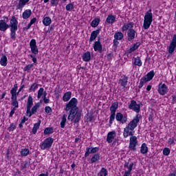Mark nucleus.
Segmentation results:
<instances>
[{
  "label": "nucleus",
  "mask_w": 176,
  "mask_h": 176,
  "mask_svg": "<svg viewBox=\"0 0 176 176\" xmlns=\"http://www.w3.org/2000/svg\"><path fill=\"white\" fill-rule=\"evenodd\" d=\"M78 105V99L72 98L70 101L66 104L65 111L68 112L69 114L67 117L68 120L71 122L74 121V123H79L80 122V118H82V111H79Z\"/></svg>",
  "instance_id": "f257e3e1"
},
{
  "label": "nucleus",
  "mask_w": 176,
  "mask_h": 176,
  "mask_svg": "<svg viewBox=\"0 0 176 176\" xmlns=\"http://www.w3.org/2000/svg\"><path fill=\"white\" fill-rule=\"evenodd\" d=\"M41 104H42V100H40V102H37L32 107V105H34V99L32 98V96H31V95H30L29 97H28V102L26 103L27 116H28L29 118H31L32 115H35V113H36L38 109H39V107H41ZM31 108H32V110H31Z\"/></svg>",
  "instance_id": "f03ea898"
},
{
  "label": "nucleus",
  "mask_w": 176,
  "mask_h": 176,
  "mask_svg": "<svg viewBox=\"0 0 176 176\" xmlns=\"http://www.w3.org/2000/svg\"><path fill=\"white\" fill-rule=\"evenodd\" d=\"M142 119V117L140 114H136L133 119L129 123L126 127L124 129V133H131L135 127L138 126L140 120Z\"/></svg>",
  "instance_id": "7ed1b4c3"
},
{
  "label": "nucleus",
  "mask_w": 176,
  "mask_h": 176,
  "mask_svg": "<svg viewBox=\"0 0 176 176\" xmlns=\"http://www.w3.org/2000/svg\"><path fill=\"white\" fill-rule=\"evenodd\" d=\"M19 25V21L16 19V16H12L10 20V38L12 41L16 40V31H17Z\"/></svg>",
  "instance_id": "20e7f679"
},
{
  "label": "nucleus",
  "mask_w": 176,
  "mask_h": 176,
  "mask_svg": "<svg viewBox=\"0 0 176 176\" xmlns=\"http://www.w3.org/2000/svg\"><path fill=\"white\" fill-rule=\"evenodd\" d=\"M152 21H153V14H152V10L150 9L148 12H146L144 15L143 27L144 30H148L151 27V24H152Z\"/></svg>",
  "instance_id": "39448f33"
},
{
  "label": "nucleus",
  "mask_w": 176,
  "mask_h": 176,
  "mask_svg": "<svg viewBox=\"0 0 176 176\" xmlns=\"http://www.w3.org/2000/svg\"><path fill=\"white\" fill-rule=\"evenodd\" d=\"M11 96V105L16 108H19V102L17 101V84L14 85L13 88L10 90Z\"/></svg>",
  "instance_id": "423d86ee"
},
{
  "label": "nucleus",
  "mask_w": 176,
  "mask_h": 176,
  "mask_svg": "<svg viewBox=\"0 0 176 176\" xmlns=\"http://www.w3.org/2000/svg\"><path fill=\"white\" fill-rule=\"evenodd\" d=\"M53 142H54V139L53 138H47L40 144V148L42 151H49L52 148V145H53Z\"/></svg>",
  "instance_id": "0eeeda50"
},
{
  "label": "nucleus",
  "mask_w": 176,
  "mask_h": 176,
  "mask_svg": "<svg viewBox=\"0 0 176 176\" xmlns=\"http://www.w3.org/2000/svg\"><path fill=\"white\" fill-rule=\"evenodd\" d=\"M129 109L134 111L136 113H140L141 112V106L140 104H137V101L131 100L130 104L129 105Z\"/></svg>",
  "instance_id": "6e6552de"
},
{
  "label": "nucleus",
  "mask_w": 176,
  "mask_h": 176,
  "mask_svg": "<svg viewBox=\"0 0 176 176\" xmlns=\"http://www.w3.org/2000/svg\"><path fill=\"white\" fill-rule=\"evenodd\" d=\"M30 46L33 54H38L39 53V50L38 49V46H36V40L32 39L30 42Z\"/></svg>",
  "instance_id": "1a4fd4ad"
},
{
  "label": "nucleus",
  "mask_w": 176,
  "mask_h": 176,
  "mask_svg": "<svg viewBox=\"0 0 176 176\" xmlns=\"http://www.w3.org/2000/svg\"><path fill=\"white\" fill-rule=\"evenodd\" d=\"M158 93L161 96H164V94H167V91H168V88L166 84H162V82L158 85Z\"/></svg>",
  "instance_id": "9d476101"
},
{
  "label": "nucleus",
  "mask_w": 176,
  "mask_h": 176,
  "mask_svg": "<svg viewBox=\"0 0 176 176\" xmlns=\"http://www.w3.org/2000/svg\"><path fill=\"white\" fill-rule=\"evenodd\" d=\"M175 48H176V34H174L173 37L172 38V41H170V43L169 45L168 53H170V54H173V53H174V50H175Z\"/></svg>",
  "instance_id": "9b49d317"
},
{
  "label": "nucleus",
  "mask_w": 176,
  "mask_h": 176,
  "mask_svg": "<svg viewBox=\"0 0 176 176\" xmlns=\"http://www.w3.org/2000/svg\"><path fill=\"white\" fill-rule=\"evenodd\" d=\"M94 50L95 52H98V53H102V45L101 44V40L100 38L94 44Z\"/></svg>",
  "instance_id": "f8f14e48"
},
{
  "label": "nucleus",
  "mask_w": 176,
  "mask_h": 176,
  "mask_svg": "<svg viewBox=\"0 0 176 176\" xmlns=\"http://www.w3.org/2000/svg\"><path fill=\"white\" fill-rule=\"evenodd\" d=\"M116 119L118 122H120V123H126V122H127V116H123L122 113H117L116 115Z\"/></svg>",
  "instance_id": "ddd939ff"
},
{
  "label": "nucleus",
  "mask_w": 176,
  "mask_h": 176,
  "mask_svg": "<svg viewBox=\"0 0 176 176\" xmlns=\"http://www.w3.org/2000/svg\"><path fill=\"white\" fill-rule=\"evenodd\" d=\"M30 2V0H19L16 5V8L18 10H23V8Z\"/></svg>",
  "instance_id": "4468645a"
},
{
  "label": "nucleus",
  "mask_w": 176,
  "mask_h": 176,
  "mask_svg": "<svg viewBox=\"0 0 176 176\" xmlns=\"http://www.w3.org/2000/svg\"><path fill=\"white\" fill-rule=\"evenodd\" d=\"M10 27V25H8L6 23V20L1 19L0 20V31H2L3 32H5L8 28Z\"/></svg>",
  "instance_id": "2eb2a0df"
},
{
  "label": "nucleus",
  "mask_w": 176,
  "mask_h": 176,
  "mask_svg": "<svg viewBox=\"0 0 176 176\" xmlns=\"http://www.w3.org/2000/svg\"><path fill=\"white\" fill-rule=\"evenodd\" d=\"M141 45V43L138 42L133 45H132L129 49H128L126 50V53L128 54H131V53H133V52H135V50H137L138 49V47H140V46Z\"/></svg>",
  "instance_id": "dca6fc26"
},
{
  "label": "nucleus",
  "mask_w": 176,
  "mask_h": 176,
  "mask_svg": "<svg viewBox=\"0 0 176 176\" xmlns=\"http://www.w3.org/2000/svg\"><path fill=\"white\" fill-rule=\"evenodd\" d=\"M100 31H101V29H98L95 31H93L91 33V36L89 38V43H91V42L96 41V38H97V36H98V34H100Z\"/></svg>",
  "instance_id": "f3484780"
},
{
  "label": "nucleus",
  "mask_w": 176,
  "mask_h": 176,
  "mask_svg": "<svg viewBox=\"0 0 176 176\" xmlns=\"http://www.w3.org/2000/svg\"><path fill=\"white\" fill-rule=\"evenodd\" d=\"M128 41H133L135 38V30L133 29H129L127 33Z\"/></svg>",
  "instance_id": "a211bd4d"
},
{
  "label": "nucleus",
  "mask_w": 176,
  "mask_h": 176,
  "mask_svg": "<svg viewBox=\"0 0 176 176\" xmlns=\"http://www.w3.org/2000/svg\"><path fill=\"white\" fill-rule=\"evenodd\" d=\"M32 14V11H31V10H26L23 12L22 17L23 19H24V20H27L28 19H30V17H31Z\"/></svg>",
  "instance_id": "6ab92c4d"
},
{
  "label": "nucleus",
  "mask_w": 176,
  "mask_h": 176,
  "mask_svg": "<svg viewBox=\"0 0 176 176\" xmlns=\"http://www.w3.org/2000/svg\"><path fill=\"white\" fill-rule=\"evenodd\" d=\"M116 137V133H109L107 134V141L109 144H111Z\"/></svg>",
  "instance_id": "aec40b11"
},
{
  "label": "nucleus",
  "mask_w": 176,
  "mask_h": 176,
  "mask_svg": "<svg viewBox=\"0 0 176 176\" xmlns=\"http://www.w3.org/2000/svg\"><path fill=\"white\" fill-rule=\"evenodd\" d=\"M129 80V78L124 76L122 79H120L119 83L122 87H126L127 86V82Z\"/></svg>",
  "instance_id": "412c9836"
},
{
  "label": "nucleus",
  "mask_w": 176,
  "mask_h": 176,
  "mask_svg": "<svg viewBox=\"0 0 176 176\" xmlns=\"http://www.w3.org/2000/svg\"><path fill=\"white\" fill-rule=\"evenodd\" d=\"M100 154L98 153L94 154L91 158V164H94V163H98V162H100Z\"/></svg>",
  "instance_id": "4be33fe9"
},
{
  "label": "nucleus",
  "mask_w": 176,
  "mask_h": 176,
  "mask_svg": "<svg viewBox=\"0 0 176 176\" xmlns=\"http://www.w3.org/2000/svg\"><path fill=\"white\" fill-rule=\"evenodd\" d=\"M72 96V92L67 91L64 94L63 96V100L65 102H67V101H69V100H71Z\"/></svg>",
  "instance_id": "5701e85b"
},
{
  "label": "nucleus",
  "mask_w": 176,
  "mask_h": 176,
  "mask_svg": "<svg viewBox=\"0 0 176 176\" xmlns=\"http://www.w3.org/2000/svg\"><path fill=\"white\" fill-rule=\"evenodd\" d=\"M106 21L109 24H113V23L116 21V17H115V16H113V14H109L108 15Z\"/></svg>",
  "instance_id": "b1692460"
},
{
  "label": "nucleus",
  "mask_w": 176,
  "mask_h": 176,
  "mask_svg": "<svg viewBox=\"0 0 176 176\" xmlns=\"http://www.w3.org/2000/svg\"><path fill=\"white\" fill-rule=\"evenodd\" d=\"M118 107H119V103H118V102H113L110 107L111 113H116V109H118Z\"/></svg>",
  "instance_id": "393cba45"
},
{
  "label": "nucleus",
  "mask_w": 176,
  "mask_h": 176,
  "mask_svg": "<svg viewBox=\"0 0 176 176\" xmlns=\"http://www.w3.org/2000/svg\"><path fill=\"white\" fill-rule=\"evenodd\" d=\"M82 60L86 62L91 60V54H90V52H87L82 55Z\"/></svg>",
  "instance_id": "a878e982"
},
{
  "label": "nucleus",
  "mask_w": 176,
  "mask_h": 176,
  "mask_svg": "<svg viewBox=\"0 0 176 176\" xmlns=\"http://www.w3.org/2000/svg\"><path fill=\"white\" fill-rule=\"evenodd\" d=\"M134 27V23L130 22L127 24H124L122 26V31H127V30H131Z\"/></svg>",
  "instance_id": "bb28decb"
},
{
  "label": "nucleus",
  "mask_w": 176,
  "mask_h": 176,
  "mask_svg": "<svg viewBox=\"0 0 176 176\" xmlns=\"http://www.w3.org/2000/svg\"><path fill=\"white\" fill-rule=\"evenodd\" d=\"M43 23L45 27H49L52 24V19L49 16L44 17L43 19Z\"/></svg>",
  "instance_id": "cd10ccee"
},
{
  "label": "nucleus",
  "mask_w": 176,
  "mask_h": 176,
  "mask_svg": "<svg viewBox=\"0 0 176 176\" xmlns=\"http://www.w3.org/2000/svg\"><path fill=\"white\" fill-rule=\"evenodd\" d=\"M133 64L135 65H137L138 67H142V61L141 60V58H140L139 56H137L136 58H134Z\"/></svg>",
  "instance_id": "c85d7f7f"
},
{
  "label": "nucleus",
  "mask_w": 176,
  "mask_h": 176,
  "mask_svg": "<svg viewBox=\"0 0 176 176\" xmlns=\"http://www.w3.org/2000/svg\"><path fill=\"white\" fill-rule=\"evenodd\" d=\"M0 64L3 67H6V65H8V58L6 57V56L3 55L1 56V60H0Z\"/></svg>",
  "instance_id": "c756f323"
},
{
  "label": "nucleus",
  "mask_w": 176,
  "mask_h": 176,
  "mask_svg": "<svg viewBox=\"0 0 176 176\" xmlns=\"http://www.w3.org/2000/svg\"><path fill=\"white\" fill-rule=\"evenodd\" d=\"M153 76H155V72H153V70H151L146 76H144V77L146 78V80L148 82H150V80H152V79H153Z\"/></svg>",
  "instance_id": "7c9ffc66"
},
{
  "label": "nucleus",
  "mask_w": 176,
  "mask_h": 176,
  "mask_svg": "<svg viewBox=\"0 0 176 176\" xmlns=\"http://www.w3.org/2000/svg\"><path fill=\"white\" fill-rule=\"evenodd\" d=\"M140 153L142 155H145V153H148V146H146V143H143L141 146Z\"/></svg>",
  "instance_id": "2f4dec72"
},
{
  "label": "nucleus",
  "mask_w": 176,
  "mask_h": 176,
  "mask_svg": "<svg viewBox=\"0 0 176 176\" xmlns=\"http://www.w3.org/2000/svg\"><path fill=\"white\" fill-rule=\"evenodd\" d=\"M147 82H149L147 78L145 76H143L141 79H140V82L138 86L139 89H142V87L145 85V83H147Z\"/></svg>",
  "instance_id": "473e14b6"
},
{
  "label": "nucleus",
  "mask_w": 176,
  "mask_h": 176,
  "mask_svg": "<svg viewBox=\"0 0 176 176\" xmlns=\"http://www.w3.org/2000/svg\"><path fill=\"white\" fill-rule=\"evenodd\" d=\"M98 24H100V19L98 18L94 19L91 23V27H93V28H96V27H98Z\"/></svg>",
  "instance_id": "72a5a7b5"
},
{
  "label": "nucleus",
  "mask_w": 176,
  "mask_h": 176,
  "mask_svg": "<svg viewBox=\"0 0 176 176\" xmlns=\"http://www.w3.org/2000/svg\"><path fill=\"white\" fill-rule=\"evenodd\" d=\"M65 123H67V115L63 114L62 117V120L60 122V127L64 129L65 126Z\"/></svg>",
  "instance_id": "f704fd0d"
},
{
  "label": "nucleus",
  "mask_w": 176,
  "mask_h": 176,
  "mask_svg": "<svg viewBox=\"0 0 176 176\" xmlns=\"http://www.w3.org/2000/svg\"><path fill=\"white\" fill-rule=\"evenodd\" d=\"M115 39L118 41H122L123 39V33L118 32L114 34Z\"/></svg>",
  "instance_id": "c9c22d12"
},
{
  "label": "nucleus",
  "mask_w": 176,
  "mask_h": 176,
  "mask_svg": "<svg viewBox=\"0 0 176 176\" xmlns=\"http://www.w3.org/2000/svg\"><path fill=\"white\" fill-rule=\"evenodd\" d=\"M98 176H107L108 175V170L105 168H102L99 173L98 174Z\"/></svg>",
  "instance_id": "e433bc0d"
},
{
  "label": "nucleus",
  "mask_w": 176,
  "mask_h": 176,
  "mask_svg": "<svg viewBox=\"0 0 176 176\" xmlns=\"http://www.w3.org/2000/svg\"><path fill=\"white\" fill-rule=\"evenodd\" d=\"M21 156H28L30 155V149L28 148H22L21 150Z\"/></svg>",
  "instance_id": "4c0bfd02"
},
{
  "label": "nucleus",
  "mask_w": 176,
  "mask_h": 176,
  "mask_svg": "<svg viewBox=\"0 0 176 176\" xmlns=\"http://www.w3.org/2000/svg\"><path fill=\"white\" fill-rule=\"evenodd\" d=\"M137 145L138 144L135 143H129V148L133 151V152H135V151H137Z\"/></svg>",
  "instance_id": "58836bf2"
},
{
  "label": "nucleus",
  "mask_w": 176,
  "mask_h": 176,
  "mask_svg": "<svg viewBox=\"0 0 176 176\" xmlns=\"http://www.w3.org/2000/svg\"><path fill=\"white\" fill-rule=\"evenodd\" d=\"M40 126H41V121L34 124V127L32 129V133H36V131H38V129H39Z\"/></svg>",
  "instance_id": "ea45409f"
},
{
  "label": "nucleus",
  "mask_w": 176,
  "mask_h": 176,
  "mask_svg": "<svg viewBox=\"0 0 176 176\" xmlns=\"http://www.w3.org/2000/svg\"><path fill=\"white\" fill-rule=\"evenodd\" d=\"M93 153V151L91 150V147H87L86 148V152L85 153V157H89L90 154Z\"/></svg>",
  "instance_id": "a19ab883"
},
{
  "label": "nucleus",
  "mask_w": 176,
  "mask_h": 176,
  "mask_svg": "<svg viewBox=\"0 0 176 176\" xmlns=\"http://www.w3.org/2000/svg\"><path fill=\"white\" fill-rule=\"evenodd\" d=\"M38 89V84L33 83L29 88V91H35Z\"/></svg>",
  "instance_id": "79ce46f5"
},
{
  "label": "nucleus",
  "mask_w": 176,
  "mask_h": 176,
  "mask_svg": "<svg viewBox=\"0 0 176 176\" xmlns=\"http://www.w3.org/2000/svg\"><path fill=\"white\" fill-rule=\"evenodd\" d=\"M129 144H138V140H137V138L135 136H131L130 138Z\"/></svg>",
  "instance_id": "37998d69"
},
{
  "label": "nucleus",
  "mask_w": 176,
  "mask_h": 176,
  "mask_svg": "<svg viewBox=\"0 0 176 176\" xmlns=\"http://www.w3.org/2000/svg\"><path fill=\"white\" fill-rule=\"evenodd\" d=\"M115 116H116V113H111L110 119H109V124H112L113 123V120H115Z\"/></svg>",
  "instance_id": "c03bdc74"
},
{
  "label": "nucleus",
  "mask_w": 176,
  "mask_h": 176,
  "mask_svg": "<svg viewBox=\"0 0 176 176\" xmlns=\"http://www.w3.org/2000/svg\"><path fill=\"white\" fill-rule=\"evenodd\" d=\"M43 91H45V89L43 88H40L38 91V94H37V98H41L42 96H43Z\"/></svg>",
  "instance_id": "a18cd8bd"
},
{
  "label": "nucleus",
  "mask_w": 176,
  "mask_h": 176,
  "mask_svg": "<svg viewBox=\"0 0 176 176\" xmlns=\"http://www.w3.org/2000/svg\"><path fill=\"white\" fill-rule=\"evenodd\" d=\"M32 67H34V63H32V64H29V65H26V66L23 68L24 72H27V71H30V69H31V68H32Z\"/></svg>",
  "instance_id": "49530a36"
},
{
  "label": "nucleus",
  "mask_w": 176,
  "mask_h": 176,
  "mask_svg": "<svg viewBox=\"0 0 176 176\" xmlns=\"http://www.w3.org/2000/svg\"><path fill=\"white\" fill-rule=\"evenodd\" d=\"M74 9V5L72 3H69L66 6V10L67 12H71Z\"/></svg>",
  "instance_id": "de8ad7c7"
},
{
  "label": "nucleus",
  "mask_w": 176,
  "mask_h": 176,
  "mask_svg": "<svg viewBox=\"0 0 176 176\" xmlns=\"http://www.w3.org/2000/svg\"><path fill=\"white\" fill-rule=\"evenodd\" d=\"M163 155L164 156H168L170 155V148H164L163 150Z\"/></svg>",
  "instance_id": "09e8293b"
},
{
  "label": "nucleus",
  "mask_w": 176,
  "mask_h": 176,
  "mask_svg": "<svg viewBox=\"0 0 176 176\" xmlns=\"http://www.w3.org/2000/svg\"><path fill=\"white\" fill-rule=\"evenodd\" d=\"M45 113H52V112H53V111L52 110V107L49 106L45 107Z\"/></svg>",
  "instance_id": "8fccbe9b"
},
{
  "label": "nucleus",
  "mask_w": 176,
  "mask_h": 176,
  "mask_svg": "<svg viewBox=\"0 0 176 176\" xmlns=\"http://www.w3.org/2000/svg\"><path fill=\"white\" fill-rule=\"evenodd\" d=\"M58 2H60V0H51V6H57V5H58Z\"/></svg>",
  "instance_id": "3c124183"
},
{
  "label": "nucleus",
  "mask_w": 176,
  "mask_h": 176,
  "mask_svg": "<svg viewBox=\"0 0 176 176\" xmlns=\"http://www.w3.org/2000/svg\"><path fill=\"white\" fill-rule=\"evenodd\" d=\"M134 166V163L131 162L129 165H128V167L126 168H128V172L131 173V171H133V167Z\"/></svg>",
  "instance_id": "603ef678"
},
{
  "label": "nucleus",
  "mask_w": 176,
  "mask_h": 176,
  "mask_svg": "<svg viewBox=\"0 0 176 176\" xmlns=\"http://www.w3.org/2000/svg\"><path fill=\"white\" fill-rule=\"evenodd\" d=\"M16 129V125L14 124H11L10 126L8 127L9 131H13Z\"/></svg>",
  "instance_id": "864d4df0"
},
{
  "label": "nucleus",
  "mask_w": 176,
  "mask_h": 176,
  "mask_svg": "<svg viewBox=\"0 0 176 176\" xmlns=\"http://www.w3.org/2000/svg\"><path fill=\"white\" fill-rule=\"evenodd\" d=\"M91 149L92 150V153H97L100 151L98 147H91Z\"/></svg>",
  "instance_id": "5fc2aeb1"
},
{
  "label": "nucleus",
  "mask_w": 176,
  "mask_h": 176,
  "mask_svg": "<svg viewBox=\"0 0 176 176\" xmlns=\"http://www.w3.org/2000/svg\"><path fill=\"white\" fill-rule=\"evenodd\" d=\"M87 122H93V116L92 115H87Z\"/></svg>",
  "instance_id": "6e6d98bb"
},
{
  "label": "nucleus",
  "mask_w": 176,
  "mask_h": 176,
  "mask_svg": "<svg viewBox=\"0 0 176 176\" xmlns=\"http://www.w3.org/2000/svg\"><path fill=\"white\" fill-rule=\"evenodd\" d=\"M44 133H53V128L48 127L44 130Z\"/></svg>",
  "instance_id": "4d7b16f0"
},
{
  "label": "nucleus",
  "mask_w": 176,
  "mask_h": 176,
  "mask_svg": "<svg viewBox=\"0 0 176 176\" xmlns=\"http://www.w3.org/2000/svg\"><path fill=\"white\" fill-rule=\"evenodd\" d=\"M14 112H16V107H14V108L11 110V111H10V115H9L10 118H12V116H13V115H14Z\"/></svg>",
  "instance_id": "13d9d810"
},
{
  "label": "nucleus",
  "mask_w": 176,
  "mask_h": 176,
  "mask_svg": "<svg viewBox=\"0 0 176 176\" xmlns=\"http://www.w3.org/2000/svg\"><path fill=\"white\" fill-rule=\"evenodd\" d=\"M43 100L45 104H49L50 102V100L47 98L46 97H43Z\"/></svg>",
  "instance_id": "bf43d9fd"
},
{
  "label": "nucleus",
  "mask_w": 176,
  "mask_h": 176,
  "mask_svg": "<svg viewBox=\"0 0 176 176\" xmlns=\"http://www.w3.org/2000/svg\"><path fill=\"white\" fill-rule=\"evenodd\" d=\"M168 144H169V145H173V144H174V138H169L168 140Z\"/></svg>",
  "instance_id": "052dcab7"
},
{
  "label": "nucleus",
  "mask_w": 176,
  "mask_h": 176,
  "mask_svg": "<svg viewBox=\"0 0 176 176\" xmlns=\"http://www.w3.org/2000/svg\"><path fill=\"white\" fill-rule=\"evenodd\" d=\"M35 23H36V18H33L32 19H31L30 23L32 25V24H35Z\"/></svg>",
  "instance_id": "680f3d73"
},
{
  "label": "nucleus",
  "mask_w": 176,
  "mask_h": 176,
  "mask_svg": "<svg viewBox=\"0 0 176 176\" xmlns=\"http://www.w3.org/2000/svg\"><path fill=\"white\" fill-rule=\"evenodd\" d=\"M80 138H82V135H78V137L75 139V142H79Z\"/></svg>",
  "instance_id": "e2e57ef3"
},
{
  "label": "nucleus",
  "mask_w": 176,
  "mask_h": 176,
  "mask_svg": "<svg viewBox=\"0 0 176 176\" xmlns=\"http://www.w3.org/2000/svg\"><path fill=\"white\" fill-rule=\"evenodd\" d=\"M129 135H133V133H124V137H129Z\"/></svg>",
  "instance_id": "0e129e2a"
},
{
  "label": "nucleus",
  "mask_w": 176,
  "mask_h": 176,
  "mask_svg": "<svg viewBox=\"0 0 176 176\" xmlns=\"http://www.w3.org/2000/svg\"><path fill=\"white\" fill-rule=\"evenodd\" d=\"M113 45L114 46H118V45H119V41H118V40L116 38L113 40Z\"/></svg>",
  "instance_id": "69168bd1"
},
{
  "label": "nucleus",
  "mask_w": 176,
  "mask_h": 176,
  "mask_svg": "<svg viewBox=\"0 0 176 176\" xmlns=\"http://www.w3.org/2000/svg\"><path fill=\"white\" fill-rule=\"evenodd\" d=\"M25 120H28V118L26 119L25 116H24L23 120L21 122V124H24V123H25Z\"/></svg>",
  "instance_id": "338daca9"
},
{
  "label": "nucleus",
  "mask_w": 176,
  "mask_h": 176,
  "mask_svg": "<svg viewBox=\"0 0 176 176\" xmlns=\"http://www.w3.org/2000/svg\"><path fill=\"white\" fill-rule=\"evenodd\" d=\"M131 175V172L125 171L124 176H130Z\"/></svg>",
  "instance_id": "774afa93"
}]
</instances>
